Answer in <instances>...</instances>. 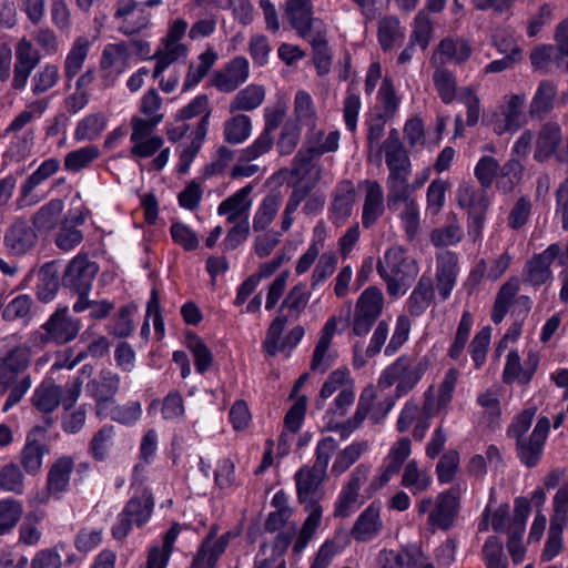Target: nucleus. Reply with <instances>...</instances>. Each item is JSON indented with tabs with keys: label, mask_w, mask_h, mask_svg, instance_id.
<instances>
[{
	"label": "nucleus",
	"mask_w": 568,
	"mask_h": 568,
	"mask_svg": "<svg viewBox=\"0 0 568 568\" xmlns=\"http://www.w3.org/2000/svg\"><path fill=\"white\" fill-rule=\"evenodd\" d=\"M42 328L45 331L42 342L61 345L77 337L81 329V322L69 316L68 307H63L57 310Z\"/></svg>",
	"instance_id": "obj_13"
},
{
	"label": "nucleus",
	"mask_w": 568,
	"mask_h": 568,
	"mask_svg": "<svg viewBox=\"0 0 568 568\" xmlns=\"http://www.w3.org/2000/svg\"><path fill=\"white\" fill-rule=\"evenodd\" d=\"M430 474L418 467L415 459L409 460L403 471L400 485L408 488L413 495H418L426 491L432 485Z\"/></svg>",
	"instance_id": "obj_43"
},
{
	"label": "nucleus",
	"mask_w": 568,
	"mask_h": 568,
	"mask_svg": "<svg viewBox=\"0 0 568 568\" xmlns=\"http://www.w3.org/2000/svg\"><path fill=\"white\" fill-rule=\"evenodd\" d=\"M376 268L387 284V293L393 296L404 294L418 274L417 263L406 255L402 246L388 248Z\"/></svg>",
	"instance_id": "obj_3"
},
{
	"label": "nucleus",
	"mask_w": 568,
	"mask_h": 568,
	"mask_svg": "<svg viewBox=\"0 0 568 568\" xmlns=\"http://www.w3.org/2000/svg\"><path fill=\"white\" fill-rule=\"evenodd\" d=\"M129 59V44L125 42L109 43L103 48L100 69L106 85L112 84L123 72Z\"/></svg>",
	"instance_id": "obj_18"
},
{
	"label": "nucleus",
	"mask_w": 568,
	"mask_h": 568,
	"mask_svg": "<svg viewBox=\"0 0 568 568\" xmlns=\"http://www.w3.org/2000/svg\"><path fill=\"white\" fill-rule=\"evenodd\" d=\"M105 120L100 113L89 114L83 118L74 130L77 141L95 140L104 130Z\"/></svg>",
	"instance_id": "obj_63"
},
{
	"label": "nucleus",
	"mask_w": 568,
	"mask_h": 568,
	"mask_svg": "<svg viewBox=\"0 0 568 568\" xmlns=\"http://www.w3.org/2000/svg\"><path fill=\"white\" fill-rule=\"evenodd\" d=\"M306 510H308L310 514L304 521L300 535L294 544L295 552H301L306 547L321 524L322 507L318 504L306 505Z\"/></svg>",
	"instance_id": "obj_57"
},
{
	"label": "nucleus",
	"mask_w": 568,
	"mask_h": 568,
	"mask_svg": "<svg viewBox=\"0 0 568 568\" xmlns=\"http://www.w3.org/2000/svg\"><path fill=\"white\" fill-rule=\"evenodd\" d=\"M336 151V135L332 134L324 144L308 148L306 144L300 149L292 162L291 175L298 182L306 181L313 186L321 176V170L314 164V159Z\"/></svg>",
	"instance_id": "obj_8"
},
{
	"label": "nucleus",
	"mask_w": 568,
	"mask_h": 568,
	"mask_svg": "<svg viewBox=\"0 0 568 568\" xmlns=\"http://www.w3.org/2000/svg\"><path fill=\"white\" fill-rule=\"evenodd\" d=\"M45 453H48L47 446L31 439V435H29L20 454V462L24 470L30 475H36L42 467V458Z\"/></svg>",
	"instance_id": "obj_52"
},
{
	"label": "nucleus",
	"mask_w": 568,
	"mask_h": 568,
	"mask_svg": "<svg viewBox=\"0 0 568 568\" xmlns=\"http://www.w3.org/2000/svg\"><path fill=\"white\" fill-rule=\"evenodd\" d=\"M32 384L29 375L23 376L18 383L0 373V398L10 389L2 412L7 413L14 405L21 402Z\"/></svg>",
	"instance_id": "obj_46"
},
{
	"label": "nucleus",
	"mask_w": 568,
	"mask_h": 568,
	"mask_svg": "<svg viewBox=\"0 0 568 568\" xmlns=\"http://www.w3.org/2000/svg\"><path fill=\"white\" fill-rule=\"evenodd\" d=\"M557 92L554 82L549 80L541 81L529 103L528 113L530 118L541 120L548 115L554 109Z\"/></svg>",
	"instance_id": "obj_34"
},
{
	"label": "nucleus",
	"mask_w": 568,
	"mask_h": 568,
	"mask_svg": "<svg viewBox=\"0 0 568 568\" xmlns=\"http://www.w3.org/2000/svg\"><path fill=\"white\" fill-rule=\"evenodd\" d=\"M387 336L388 325L386 322L382 321L375 328L373 336L371 338V343L365 349L363 348V345L359 343H356L354 345V366L356 368L364 367L367 362V358L374 357L381 352L382 346L385 344L387 339Z\"/></svg>",
	"instance_id": "obj_39"
},
{
	"label": "nucleus",
	"mask_w": 568,
	"mask_h": 568,
	"mask_svg": "<svg viewBox=\"0 0 568 568\" xmlns=\"http://www.w3.org/2000/svg\"><path fill=\"white\" fill-rule=\"evenodd\" d=\"M153 506L151 491L148 488H141L130 498L122 511L132 518L138 527H141L149 520Z\"/></svg>",
	"instance_id": "obj_36"
},
{
	"label": "nucleus",
	"mask_w": 568,
	"mask_h": 568,
	"mask_svg": "<svg viewBox=\"0 0 568 568\" xmlns=\"http://www.w3.org/2000/svg\"><path fill=\"white\" fill-rule=\"evenodd\" d=\"M429 364L426 356L402 355L383 372L378 383L385 387L396 384L395 396L400 398L414 389Z\"/></svg>",
	"instance_id": "obj_4"
},
{
	"label": "nucleus",
	"mask_w": 568,
	"mask_h": 568,
	"mask_svg": "<svg viewBox=\"0 0 568 568\" xmlns=\"http://www.w3.org/2000/svg\"><path fill=\"white\" fill-rule=\"evenodd\" d=\"M383 306L382 291L375 286L367 287L359 295L355 305L353 333L357 336L366 335L382 314Z\"/></svg>",
	"instance_id": "obj_9"
},
{
	"label": "nucleus",
	"mask_w": 568,
	"mask_h": 568,
	"mask_svg": "<svg viewBox=\"0 0 568 568\" xmlns=\"http://www.w3.org/2000/svg\"><path fill=\"white\" fill-rule=\"evenodd\" d=\"M60 169V161L50 158L43 161L38 169L30 174L20 187V195L23 200H28L32 192L44 181L53 176Z\"/></svg>",
	"instance_id": "obj_45"
},
{
	"label": "nucleus",
	"mask_w": 568,
	"mask_h": 568,
	"mask_svg": "<svg viewBox=\"0 0 568 568\" xmlns=\"http://www.w3.org/2000/svg\"><path fill=\"white\" fill-rule=\"evenodd\" d=\"M251 130V119L245 114H237L224 123V138L232 144L242 143L250 136Z\"/></svg>",
	"instance_id": "obj_58"
},
{
	"label": "nucleus",
	"mask_w": 568,
	"mask_h": 568,
	"mask_svg": "<svg viewBox=\"0 0 568 568\" xmlns=\"http://www.w3.org/2000/svg\"><path fill=\"white\" fill-rule=\"evenodd\" d=\"M62 395L63 388L52 378H45L33 390L31 404L40 413L51 414L60 406Z\"/></svg>",
	"instance_id": "obj_30"
},
{
	"label": "nucleus",
	"mask_w": 568,
	"mask_h": 568,
	"mask_svg": "<svg viewBox=\"0 0 568 568\" xmlns=\"http://www.w3.org/2000/svg\"><path fill=\"white\" fill-rule=\"evenodd\" d=\"M38 235L27 221L18 220L6 232L3 242L13 255H23L37 243Z\"/></svg>",
	"instance_id": "obj_27"
},
{
	"label": "nucleus",
	"mask_w": 568,
	"mask_h": 568,
	"mask_svg": "<svg viewBox=\"0 0 568 568\" xmlns=\"http://www.w3.org/2000/svg\"><path fill=\"white\" fill-rule=\"evenodd\" d=\"M41 61L40 51L26 37L21 38L14 48V63L11 68V88L16 91L26 89L29 78Z\"/></svg>",
	"instance_id": "obj_12"
},
{
	"label": "nucleus",
	"mask_w": 568,
	"mask_h": 568,
	"mask_svg": "<svg viewBox=\"0 0 568 568\" xmlns=\"http://www.w3.org/2000/svg\"><path fill=\"white\" fill-rule=\"evenodd\" d=\"M458 274V256L452 251H444L436 257V288L443 301L450 296Z\"/></svg>",
	"instance_id": "obj_22"
},
{
	"label": "nucleus",
	"mask_w": 568,
	"mask_h": 568,
	"mask_svg": "<svg viewBox=\"0 0 568 568\" xmlns=\"http://www.w3.org/2000/svg\"><path fill=\"white\" fill-rule=\"evenodd\" d=\"M139 7L136 0H118L114 18L121 20L119 31L122 34L134 36L149 27L151 13Z\"/></svg>",
	"instance_id": "obj_16"
},
{
	"label": "nucleus",
	"mask_w": 568,
	"mask_h": 568,
	"mask_svg": "<svg viewBox=\"0 0 568 568\" xmlns=\"http://www.w3.org/2000/svg\"><path fill=\"white\" fill-rule=\"evenodd\" d=\"M216 59V52L212 49H207L199 55L197 62H191L184 79L183 91H187L197 85L209 73Z\"/></svg>",
	"instance_id": "obj_49"
},
{
	"label": "nucleus",
	"mask_w": 568,
	"mask_h": 568,
	"mask_svg": "<svg viewBox=\"0 0 568 568\" xmlns=\"http://www.w3.org/2000/svg\"><path fill=\"white\" fill-rule=\"evenodd\" d=\"M285 13L301 37H307L317 28H324L323 22L313 17L312 0H286Z\"/></svg>",
	"instance_id": "obj_17"
},
{
	"label": "nucleus",
	"mask_w": 568,
	"mask_h": 568,
	"mask_svg": "<svg viewBox=\"0 0 568 568\" xmlns=\"http://www.w3.org/2000/svg\"><path fill=\"white\" fill-rule=\"evenodd\" d=\"M252 190V184H248L236 191L234 194L220 203L217 213L225 214L229 212H234L243 214L244 219H247L248 211L252 206V200L250 199Z\"/></svg>",
	"instance_id": "obj_55"
},
{
	"label": "nucleus",
	"mask_w": 568,
	"mask_h": 568,
	"mask_svg": "<svg viewBox=\"0 0 568 568\" xmlns=\"http://www.w3.org/2000/svg\"><path fill=\"white\" fill-rule=\"evenodd\" d=\"M59 79V67L54 63H45L31 78V92L34 95H41L54 88Z\"/></svg>",
	"instance_id": "obj_54"
},
{
	"label": "nucleus",
	"mask_w": 568,
	"mask_h": 568,
	"mask_svg": "<svg viewBox=\"0 0 568 568\" xmlns=\"http://www.w3.org/2000/svg\"><path fill=\"white\" fill-rule=\"evenodd\" d=\"M23 506L20 501L6 498L0 500V535L12 530L20 520Z\"/></svg>",
	"instance_id": "obj_62"
},
{
	"label": "nucleus",
	"mask_w": 568,
	"mask_h": 568,
	"mask_svg": "<svg viewBox=\"0 0 568 568\" xmlns=\"http://www.w3.org/2000/svg\"><path fill=\"white\" fill-rule=\"evenodd\" d=\"M382 529L381 507L373 503L359 514L349 535L357 542H368L376 538Z\"/></svg>",
	"instance_id": "obj_24"
},
{
	"label": "nucleus",
	"mask_w": 568,
	"mask_h": 568,
	"mask_svg": "<svg viewBox=\"0 0 568 568\" xmlns=\"http://www.w3.org/2000/svg\"><path fill=\"white\" fill-rule=\"evenodd\" d=\"M283 202V195L278 191H271L257 206L253 216V230L265 231L275 220Z\"/></svg>",
	"instance_id": "obj_35"
},
{
	"label": "nucleus",
	"mask_w": 568,
	"mask_h": 568,
	"mask_svg": "<svg viewBox=\"0 0 568 568\" xmlns=\"http://www.w3.org/2000/svg\"><path fill=\"white\" fill-rule=\"evenodd\" d=\"M504 104L500 106V113L504 116V128L498 131H517L519 130L524 121V109L526 105L525 93H509L503 98Z\"/></svg>",
	"instance_id": "obj_33"
},
{
	"label": "nucleus",
	"mask_w": 568,
	"mask_h": 568,
	"mask_svg": "<svg viewBox=\"0 0 568 568\" xmlns=\"http://www.w3.org/2000/svg\"><path fill=\"white\" fill-rule=\"evenodd\" d=\"M276 126V122L267 121L262 134L254 141L252 145L243 150L241 160L251 162L267 153L273 145L272 131L275 130Z\"/></svg>",
	"instance_id": "obj_60"
},
{
	"label": "nucleus",
	"mask_w": 568,
	"mask_h": 568,
	"mask_svg": "<svg viewBox=\"0 0 568 568\" xmlns=\"http://www.w3.org/2000/svg\"><path fill=\"white\" fill-rule=\"evenodd\" d=\"M30 352L26 346H14L0 356V373L16 382L29 365Z\"/></svg>",
	"instance_id": "obj_38"
},
{
	"label": "nucleus",
	"mask_w": 568,
	"mask_h": 568,
	"mask_svg": "<svg viewBox=\"0 0 568 568\" xmlns=\"http://www.w3.org/2000/svg\"><path fill=\"white\" fill-rule=\"evenodd\" d=\"M90 48L91 41L84 36L73 41L63 64V74L68 81H71L83 68Z\"/></svg>",
	"instance_id": "obj_37"
},
{
	"label": "nucleus",
	"mask_w": 568,
	"mask_h": 568,
	"mask_svg": "<svg viewBox=\"0 0 568 568\" xmlns=\"http://www.w3.org/2000/svg\"><path fill=\"white\" fill-rule=\"evenodd\" d=\"M458 205L467 211V234L473 242H477L483 234L486 214L489 207L487 189L476 187L469 183H463L456 192Z\"/></svg>",
	"instance_id": "obj_5"
},
{
	"label": "nucleus",
	"mask_w": 568,
	"mask_h": 568,
	"mask_svg": "<svg viewBox=\"0 0 568 568\" xmlns=\"http://www.w3.org/2000/svg\"><path fill=\"white\" fill-rule=\"evenodd\" d=\"M538 358L534 354H529L525 367L521 366L520 356L517 351H510L507 355L506 365L503 373V379L509 384L517 381L521 384H527L537 368Z\"/></svg>",
	"instance_id": "obj_32"
},
{
	"label": "nucleus",
	"mask_w": 568,
	"mask_h": 568,
	"mask_svg": "<svg viewBox=\"0 0 568 568\" xmlns=\"http://www.w3.org/2000/svg\"><path fill=\"white\" fill-rule=\"evenodd\" d=\"M470 53V47L466 41L447 38L440 41L438 51L434 53L432 62L434 64H443L445 62L444 57L450 61L463 62L469 58Z\"/></svg>",
	"instance_id": "obj_44"
},
{
	"label": "nucleus",
	"mask_w": 568,
	"mask_h": 568,
	"mask_svg": "<svg viewBox=\"0 0 568 568\" xmlns=\"http://www.w3.org/2000/svg\"><path fill=\"white\" fill-rule=\"evenodd\" d=\"M368 450V443L365 440L354 442L344 449H342L331 468V473L338 477L344 474L351 466H353L363 454Z\"/></svg>",
	"instance_id": "obj_51"
},
{
	"label": "nucleus",
	"mask_w": 568,
	"mask_h": 568,
	"mask_svg": "<svg viewBox=\"0 0 568 568\" xmlns=\"http://www.w3.org/2000/svg\"><path fill=\"white\" fill-rule=\"evenodd\" d=\"M458 509L459 497L455 489L438 494L427 518L428 527L433 531L436 529L448 530L454 525Z\"/></svg>",
	"instance_id": "obj_15"
},
{
	"label": "nucleus",
	"mask_w": 568,
	"mask_h": 568,
	"mask_svg": "<svg viewBox=\"0 0 568 568\" xmlns=\"http://www.w3.org/2000/svg\"><path fill=\"white\" fill-rule=\"evenodd\" d=\"M73 468L71 456H62L50 466L45 485L48 497L60 498L68 490Z\"/></svg>",
	"instance_id": "obj_28"
},
{
	"label": "nucleus",
	"mask_w": 568,
	"mask_h": 568,
	"mask_svg": "<svg viewBox=\"0 0 568 568\" xmlns=\"http://www.w3.org/2000/svg\"><path fill=\"white\" fill-rule=\"evenodd\" d=\"M337 449V442L333 437H325L317 443L316 460L313 466H304L295 474L297 498L301 504H318L324 495L322 484L332 454Z\"/></svg>",
	"instance_id": "obj_2"
},
{
	"label": "nucleus",
	"mask_w": 568,
	"mask_h": 568,
	"mask_svg": "<svg viewBox=\"0 0 568 568\" xmlns=\"http://www.w3.org/2000/svg\"><path fill=\"white\" fill-rule=\"evenodd\" d=\"M376 398L377 390L373 385H368L363 389L358 399L356 412L353 418L347 422L349 432L357 428L366 417H369L376 424L379 423L395 404L393 399H389L385 405V409L378 413L374 408Z\"/></svg>",
	"instance_id": "obj_23"
},
{
	"label": "nucleus",
	"mask_w": 568,
	"mask_h": 568,
	"mask_svg": "<svg viewBox=\"0 0 568 568\" xmlns=\"http://www.w3.org/2000/svg\"><path fill=\"white\" fill-rule=\"evenodd\" d=\"M306 39L313 48V60L320 75L327 74L331 70L332 55L327 47L326 30L324 28H317L316 31L310 33Z\"/></svg>",
	"instance_id": "obj_41"
},
{
	"label": "nucleus",
	"mask_w": 568,
	"mask_h": 568,
	"mask_svg": "<svg viewBox=\"0 0 568 568\" xmlns=\"http://www.w3.org/2000/svg\"><path fill=\"white\" fill-rule=\"evenodd\" d=\"M265 98V89L262 85L250 84L236 93L230 103V112L252 111L258 108Z\"/></svg>",
	"instance_id": "obj_50"
},
{
	"label": "nucleus",
	"mask_w": 568,
	"mask_h": 568,
	"mask_svg": "<svg viewBox=\"0 0 568 568\" xmlns=\"http://www.w3.org/2000/svg\"><path fill=\"white\" fill-rule=\"evenodd\" d=\"M98 272L99 266L95 262L89 260L85 254H79L69 262L62 284L77 293L79 297L87 296Z\"/></svg>",
	"instance_id": "obj_11"
},
{
	"label": "nucleus",
	"mask_w": 568,
	"mask_h": 568,
	"mask_svg": "<svg viewBox=\"0 0 568 568\" xmlns=\"http://www.w3.org/2000/svg\"><path fill=\"white\" fill-rule=\"evenodd\" d=\"M99 156V149L95 145L89 144L69 152L64 158V168L71 172H80L88 168Z\"/></svg>",
	"instance_id": "obj_59"
},
{
	"label": "nucleus",
	"mask_w": 568,
	"mask_h": 568,
	"mask_svg": "<svg viewBox=\"0 0 568 568\" xmlns=\"http://www.w3.org/2000/svg\"><path fill=\"white\" fill-rule=\"evenodd\" d=\"M371 474V466L367 464L357 465L348 475L347 480L342 485L334 505V517L347 518L364 504L361 496V488L366 484Z\"/></svg>",
	"instance_id": "obj_6"
},
{
	"label": "nucleus",
	"mask_w": 568,
	"mask_h": 568,
	"mask_svg": "<svg viewBox=\"0 0 568 568\" xmlns=\"http://www.w3.org/2000/svg\"><path fill=\"white\" fill-rule=\"evenodd\" d=\"M114 427L104 425L92 437L89 445V453L95 460L102 462L108 457L113 445Z\"/></svg>",
	"instance_id": "obj_61"
},
{
	"label": "nucleus",
	"mask_w": 568,
	"mask_h": 568,
	"mask_svg": "<svg viewBox=\"0 0 568 568\" xmlns=\"http://www.w3.org/2000/svg\"><path fill=\"white\" fill-rule=\"evenodd\" d=\"M536 409H525L518 414L507 429L509 438L516 440V454L519 460L528 468L535 467L541 459L544 446L550 429L548 417H540L534 429L528 434Z\"/></svg>",
	"instance_id": "obj_1"
},
{
	"label": "nucleus",
	"mask_w": 568,
	"mask_h": 568,
	"mask_svg": "<svg viewBox=\"0 0 568 568\" xmlns=\"http://www.w3.org/2000/svg\"><path fill=\"white\" fill-rule=\"evenodd\" d=\"M311 293L305 284L295 285L285 296L278 313L281 314L284 310H287V313L283 316L287 317L288 321H296L306 308Z\"/></svg>",
	"instance_id": "obj_48"
},
{
	"label": "nucleus",
	"mask_w": 568,
	"mask_h": 568,
	"mask_svg": "<svg viewBox=\"0 0 568 568\" xmlns=\"http://www.w3.org/2000/svg\"><path fill=\"white\" fill-rule=\"evenodd\" d=\"M187 53L189 49L185 44L162 42V48L158 49L152 55V59L155 60L153 78H159L172 63L185 59Z\"/></svg>",
	"instance_id": "obj_47"
},
{
	"label": "nucleus",
	"mask_w": 568,
	"mask_h": 568,
	"mask_svg": "<svg viewBox=\"0 0 568 568\" xmlns=\"http://www.w3.org/2000/svg\"><path fill=\"white\" fill-rule=\"evenodd\" d=\"M120 388V376L111 369H102L99 376L88 384L91 396L97 402V414L105 415L104 410L112 403Z\"/></svg>",
	"instance_id": "obj_20"
},
{
	"label": "nucleus",
	"mask_w": 568,
	"mask_h": 568,
	"mask_svg": "<svg viewBox=\"0 0 568 568\" xmlns=\"http://www.w3.org/2000/svg\"><path fill=\"white\" fill-rule=\"evenodd\" d=\"M186 346L192 353L196 372L204 374L213 364V354L206 344L195 334L186 336Z\"/></svg>",
	"instance_id": "obj_56"
},
{
	"label": "nucleus",
	"mask_w": 568,
	"mask_h": 568,
	"mask_svg": "<svg viewBox=\"0 0 568 568\" xmlns=\"http://www.w3.org/2000/svg\"><path fill=\"white\" fill-rule=\"evenodd\" d=\"M435 297L434 283L430 276L423 275L408 300V312L413 316L422 315Z\"/></svg>",
	"instance_id": "obj_40"
},
{
	"label": "nucleus",
	"mask_w": 568,
	"mask_h": 568,
	"mask_svg": "<svg viewBox=\"0 0 568 568\" xmlns=\"http://www.w3.org/2000/svg\"><path fill=\"white\" fill-rule=\"evenodd\" d=\"M64 204L62 200L54 199L44 204L33 215L32 222L38 230L50 231L58 224Z\"/></svg>",
	"instance_id": "obj_53"
},
{
	"label": "nucleus",
	"mask_w": 568,
	"mask_h": 568,
	"mask_svg": "<svg viewBox=\"0 0 568 568\" xmlns=\"http://www.w3.org/2000/svg\"><path fill=\"white\" fill-rule=\"evenodd\" d=\"M162 122V116H156L152 120H143L139 115H133L131 119L132 133L130 141L132 148L130 154L132 158L146 159L154 155L162 149L164 140L160 135H154L153 132Z\"/></svg>",
	"instance_id": "obj_7"
},
{
	"label": "nucleus",
	"mask_w": 568,
	"mask_h": 568,
	"mask_svg": "<svg viewBox=\"0 0 568 568\" xmlns=\"http://www.w3.org/2000/svg\"><path fill=\"white\" fill-rule=\"evenodd\" d=\"M481 555L486 568H508V560L504 554L503 542L496 536L487 538Z\"/></svg>",
	"instance_id": "obj_64"
},
{
	"label": "nucleus",
	"mask_w": 568,
	"mask_h": 568,
	"mask_svg": "<svg viewBox=\"0 0 568 568\" xmlns=\"http://www.w3.org/2000/svg\"><path fill=\"white\" fill-rule=\"evenodd\" d=\"M248 72V61L244 57H236L214 73L212 84L221 92H232L247 80Z\"/></svg>",
	"instance_id": "obj_21"
},
{
	"label": "nucleus",
	"mask_w": 568,
	"mask_h": 568,
	"mask_svg": "<svg viewBox=\"0 0 568 568\" xmlns=\"http://www.w3.org/2000/svg\"><path fill=\"white\" fill-rule=\"evenodd\" d=\"M410 454L412 443L408 437H400L393 444L387 456L384 458L381 474L375 476L365 489L367 499L384 487L393 476L400 471L404 462Z\"/></svg>",
	"instance_id": "obj_10"
},
{
	"label": "nucleus",
	"mask_w": 568,
	"mask_h": 568,
	"mask_svg": "<svg viewBox=\"0 0 568 568\" xmlns=\"http://www.w3.org/2000/svg\"><path fill=\"white\" fill-rule=\"evenodd\" d=\"M365 186L362 223L365 229H369L385 212L384 192L377 181L367 180Z\"/></svg>",
	"instance_id": "obj_31"
},
{
	"label": "nucleus",
	"mask_w": 568,
	"mask_h": 568,
	"mask_svg": "<svg viewBox=\"0 0 568 568\" xmlns=\"http://www.w3.org/2000/svg\"><path fill=\"white\" fill-rule=\"evenodd\" d=\"M356 201V191L349 180L341 181L334 192L331 204L332 220L335 223L345 222L352 214Z\"/></svg>",
	"instance_id": "obj_29"
},
{
	"label": "nucleus",
	"mask_w": 568,
	"mask_h": 568,
	"mask_svg": "<svg viewBox=\"0 0 568 568\" xmlns=\"http://www.w3.org/2000/svg\"><path fill=\"white\" fill-rule=\"evenodd\" d=\"M337 329L336 317H331L324 325L321 337L315 346L311 361V369L324 374L335 361V354L331 352V343Z\"/></svg>",
	"instance_id": "obj_25"
},
{
	"label": "nucleus",
	"mask_w": 568,
	"mask_h": 568,
	"mask_svg": "<svg viewBox=\"0 0 568 568\" xmlns=\"http://www.w3.org/2000/svg\"><path fill=\"white\" fill-rule=\"evenodd\" d=\"M562 140L560 125L555 121L545 122L537 134L534 159L537 162H545L551 156L556 158Z\"/></svg>",
	"instance_id": "obj_26"
},
{
	"label": "nucleus",
	"mask_w": 568,
	"mask_h": 568,
	"mask_svg": "<svg viewBox=\"0 0 568 568\" xmlns=\"http://www.w3.org/2000/svg\"><path fill=\"white\" fill-rule=\"evenodd\" d=\"M559 244H550L544 252L535 254L525 265V280L534 286L545 284L552 275L551 264L559 256Z\"/></svg>",
	"instance_id": "obj_19"
},
{
	"label": "nucleus",
	"mask_w": 568,
	"mask_h": 568,
	"mask_svg": "<svg viewBox=\"0 0 568 568\" xmlns=\"http://www.w3.org/2000/svg\"><path fill=\"white\" fill-rule=\"evenodd\" d=\"M409 176H387L386 185H387V197L386 203L388 210L396 212L399 210V204L406 205L409 201H415L416 199L412 196V189L408 183Z\"/></svg>",
	"instance_id": "obj_42"
},
{
	"label": "nucleus",
	"mask_w": 568,
	"mask_h": 568,
	"mask_svg": "<svg viewBox=\"0 0 568 568\" xmlns=\"http://www.w3.org/2000/svg\"><path fill=\"white\" fill-rule=\"evenodd\" d=\"M384 152L385 162L389 170L388 176H409L412 163L406 151L399 131L392 129L387 139L381 144L379 153Z\"/></svg>",
	"instance_id": "obj_14"
}]
</instances>
